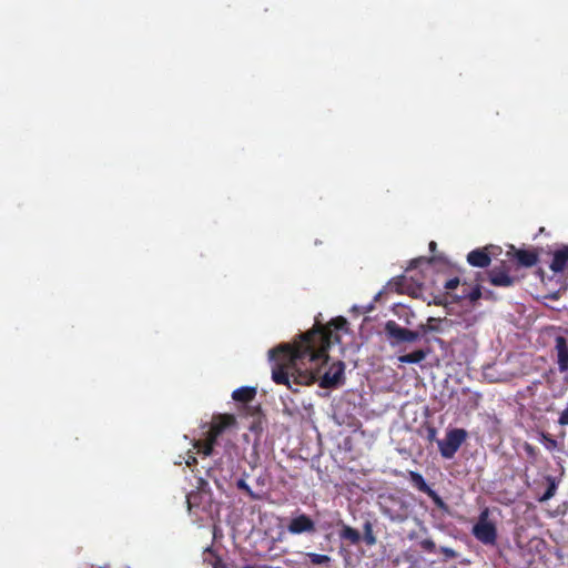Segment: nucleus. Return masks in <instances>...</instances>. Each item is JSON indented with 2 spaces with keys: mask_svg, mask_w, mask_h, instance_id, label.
<instances>
[{
  "mask_svg": "<svg viewBox=\"0 0 568 568\" xmlns=\"http://www.w3.org/2000/svg\"><path fill=\"white\" fill-rule=\"evenodd\" d=\"M347 321L338 316L328 325H317L301 335L294 344H281L268 351L272 363V378L276 384L295 386L310 385L316 381L320 368L327 362V351L332 343V327L344 329Z\"/></svg>",
  "mask_w": 568,
  "mask_h": 568,
  "instance_id": "obj_1",
  "label": "nucleus"
},
{
  "mask_svg": "<svg viewBox=\"0 0 568 568\" xmlns=\"http://www.w3.org/2000/svg\"><path fill=\"white\" fill-rule=\"evenodd\" d=\"M236 424V418L233 415H220L213 419L210 429L206 433L205 443L196 442L194 446L204 456H210L213 452V445L216 438L227 428Z\"/></svg>",
  "mask_w": 568,
  "mask_h": 568,
  "instance_id": "obj_2",
  "label": "nucleus"
},
{
  "mask_svg": "<svg viewBox=\"0 0 568 568\" xmlns=\"http://www.w3.org/2000/svg\"><path fill=\"white\" fill-rule=\"evenodd\" d=\"M455 327V321L450 318H436L429 317L425 323L419 324V331L422 332L423 337L426 341H430L434 338L435 341H439L436 338V335H449Z\"/></svg>",
  "mask_w": 568,
  "mask_h": 568,
  "instance_id": "obj_3",
  "label": "nucleus"
},
{
  "mask_svg": "<svg viewBox=\"0 0 568 568\" xmlns=\"http://www.w3.org/2000/svg\"><path fill=\"white\" fill-rule=\"evenodd\" d=\"M467 438V432L463 428H453L446 433V436L437 442L439 452L444 458H453L462 444Z\"/></svg>",
  "mask_w": 568,
  "mask_h": 568,
  "instance_id": "obj_4",
  "label": "nucleus"
},
{
  "mask_svg": "<svg viewBox=\"0 0 568 568\" xmlns=\"http://www.w3.org/2000/svg\"><path fill=\"white\" fill-rule=\"evenodd\" d=\"M385 333L389 338V343L392 346H396L402 343H414L423 337L419 327L417 328V331H410L405 327H402L394 321H388L385 324Z\"/></svg>",
  "mask_w": 568,
  "mask_h": 568,
  "instance_id": "obj_5",
  "label": "nucleus"
},
{
  "mask_svg": "<svg viewBox=\"0 0 568 568\" xmlns=\"http://www.w3.org/2000/svg\"><path fill=\"white\" fill-rule=\"evenodd\" d=\"M474 536L484 544H494L496 540L495 525L488 520V510H484L477 524L473 527Z\"/></svg>",
  "mask_w": 568,
  "mask_h": 568,
  "instance_id": "obj_6",
  "label": "nucleus"
},
{
  "mask_svg": "<svg viewBox=\"0 0 568 568\" xmlns=\"http://www.w3.org/2000/svg\"><path fill=\"white\" fill-rule=\"evenodd\" d=\"M345 365L342 362L334 363L323 375L320 385L325 388L335 387L343 381Z\"/></svg>",
  "mask_w": 568,
  "mask_h": 568,
  "instance_id": "obj_7",
  "label": "nucleus"
},
{
  "mask_svg": "<svg viewBox=\"0 0 568 568\" xmlns=\"http://www.w3.org/2000/svg\"><path fill=\"white\" fill-rule=\"evenodd\" d=\"M288 532L300 535L304 532H314L315 523L305 514H301L291 519L287 526Z\"/></svg>",
  "mask_w": 568,
  "mask_h": 568,
  "instance_id": "obj_8",
  "label": "nucleus"
},
{
  "mask_svg": "<svg viewBox=\"0 0 568 568\" xmlns=\"http://www.w3.org/2000/svg\"><path fill=\"white\" fill-rule=\"evenodd\" d=\"M487 248H477L468 253L467 262L475 267H486L490 264V256Z\"/></svg>",
  "mask_w": 568,
  "mask_h": 568,
  "instance_id": "obj_9",
  "label": "nucleus"
},
{
  "mask_svg": "<svg viewBox=\"0 0 568 568\" xmlns=\"http://www.w3.org/2000/svg\"><path fill=\"white\" fill-rule=\"evenodd\" d=\"M556 351L558 358V367L561 372L568 369V346L566 339L562 336L556 338Z\"/></svg>",
  "mask_w": 568,
  "mask_h": 568,
  "instance_id": "obj_10",
  "label": "nucleus"
},
{
  "mask_svg": "<svg viewBox=\"0 0 568 568\" xmlns=\"http://www.w3.org/2000/svg\"><path fill=\"white\" fill-rule=\"evenodd\" d=\"M568 262V246H564L554 253L550 270L555 273L562 272Z\"/></svg>",
  "mask_w": 568,
  "mask_h": 568,
  "instance_id": "obj_11",
  "label": "nucleus"
},
{
  "mask_svg": "<svg viewBox=\"0 0 568 568\" xmlns=\"http://www.w3.org/2000/svg\"><path fill=\"white\" fill-rule=\"evenodd\" d=\"M257 389L253 386H242L233 390L232 398L235 402L248 403L256 396Z\"/></svg>",
  "mask_w": 568,
  "mask_h": 568,
  "instance_id": "obj_12",
  "label": "nucleus"
},
{
  "mask_svg": "<svg viewBox=\"0 0 568 568\" xmlns=\"http://www.w3.org/2000/svg\"><path fill=\"white\" fill-rule=\"evenodd\" d=\"M479 321V315L474 312H465L463 313L458 321L455 322V325H458L465 329H469L475 326Z\"/></svg>",
  "mask_w": 568,
  "mask_h": 568,
  "instance_id": "obj_13",
  "label": "nucleus"
},
{
  "mask_svg": "<svg viewBox=\"0 0 568 568\" xmlns=\"http://www.w3.org/2000/svg\"><path fill=\"white\" fill-rule=\"evenodd\" d=\"M427 356V353L423 349L414 351L409 354L400 355L398 362L403 364H418L423 362Z\"/></svg>",
  "mask_w": 568,
  "mask_h": 568,
  "instance_id": "obj_14",
  "label": "nucleus"
},
{
  "mask_svg": "<svg viewBox=\"0 0 568 568\" xmlns=\"http://www.w3.org/2000/svg\"><path fill=\"white\" fill-rule=\"evenodd\" d=\"M490 282L496 286H510L513 278L503 271L494 270L490 272Z\"/></svg>",
  "mask_w": 568,
  "mask_h": 568,
  "instance_id": "obj_15",
  "label": "nucleus"
},
{
  "mask_svg": "<svg viewBox=\"0 0 568 568\" xmlns=\"http://www.w3.org/2000/svg\"><path fill=\"white\" fill-rule=\"evenodd\" d=\"M518 262L524 266H532L537 263V255L530 251L519 250L516 252Z\"/></svg>",
  "mask_w": 568,
  "mask_h": 568,
  "instance_id": "obj_16",
  "label": "nucleus"
},
{
  "mask_svg": "<svg viewBox=\"0 0 568 568\" xmlns=\"http://www.w3.org/2000/svg\"><path fill=\"white\" fill-rule=\"evenodd\" d=\"M409 477H410V480L412 483L420 490V491H424V493H427L428 495H433L434 491L430 489V487L426 484L424 477L419 474V473H416V471H410L409 473Z\"/></svg>",
  "mask_w": 568,
  "mask_h": 568,
  "instance_id": "obj_17",
  "label": "nucleus"
},
{
  "mask_svg": "<svg viewBox=\"0 0 568 568\" xmlns=\"http://www.w3.org/2000/svg\"><path fill=\"white\" fill-rule=\"evenodd\" d=\"M339 536L343 539L349 540L352 544H357L361 540L359 532L347 525H343Z\"/></svg>",
  "mask_w": 568,
  "mask_h": 568,
  "instance_id": "obj_18",
  "label": "nucleus"
},
{
  "mask_svg": "<svg viewBox=\"0 0 568 568\" xmlns=\"http://www.w3.org/2000/svg\"><path fill=\"white\" fill-rule=\"evenodd\" d=\"M307 557L311 559L314 565H324L331 561V558L327 555H321L315 552H308Z\"/></svg>",
  "mask_w": 568,
  "mask_h": 568,
  "instance_id": "obj_19",
  "label": "nucleus"
},
{
  "mask_svg": "<svg viewBox=\"0 0 568 568\" xmlns=\"http://www.w3.org/2000/svg\"><path fill=\"white\" fill-rule=\"evenodd\" d=\"M364 530H365V541L367 542V545L369 546H373L376 544V538L373 534V529H372V525L371 523H365L364 525Z\"/></svg>",
  "mask_w": 568,
  "mask_h": 568,
  "instance_id": "obj_20",
  "label": "nucleus"
},
{
  "mask_svg": "<svg viewBox=\"0 0 568 568\" xmlns=\"http://www.w3.org/2000/svg\"><path fill=\"white\" fill-rule=\"evenodd\" d=\"M555 493H556V485L554 483H551L549 485L548 489L546 490V493L541 496L540 501L549 500L551 497H554Z\"/></svg>",
  "mask_w": 568,
  "mask_h": 568,
  "instance_id": "obj_21",
  "label": "nucleus"
},
{
  "mask_svg": "<svg viewBox=\"0 0 568 568\" xmlns=\"http://www.w3.org/2000/svg\"><path fill=\"white\" fill-rule=\"evenodd\" d=\"M384 515L387 516L393 521L402 523L405 520V516L400 514H393L388 509L383 510Z\"/></svg>",
  "mask_w": 568,
  "mask_h": 568,
  "instance_id": "obj_22",
  "label": "nucleus"
},
{
  "mask_svg": "<svg viewBox=\"0 0 568 568\" xmlns=\"http://www.w3.org/2000/svg\"><path fill=\"white\" fill-rule=\"evenodd\" d=\"M237 488L245 490L250 496L255 497L252 489L250 488L248 484L244 478H241L236 483Z\"/></svg>",
  "mask_w": 568,
  "mask_h": 568,
  "instance_id": "obj_23",
  "label": "nucleus"
},
{
  "mask_svg": "<svg viewBox=\"0 0 568 568\" xmlns=\"http://www.w3.org/2000/svg\"><path fill=\"white\" fill-rule=\"evenodd\" d=\"M458 285H459V278L454 277V278H450V280H448L446 282L445 288L448 290V291H452V290L457 288Z\"/></svg>",
  "mask_w": 568,
  "mask_h": 568,
  "instance_id": "obj_24",
  "label": "nucleus"
},
{
  "mask_svg": "<svg viewBox=\"0 0 568 568\" xmlns=\"http://www.w3.org/2000/svg\"><path fill=\"white\" fill-rule=\"evenodd\" d=\"M468 298L471 301V302H475L477 301L478 298H480L481 296V292L478 287L471 290V292L467 295Z\"/></svg>",
  "mask_w": 568,
  "mask_h": 568,
  "instance_id": "obj_25",
  "label": "nucleus"
},
{
  "mask_svg": "<svg viewBox=\"0 0 568 568\" xmlns=\"http://www.w3.org/2000/svg\"><path fill=\"white\" fill-rule=\"evenodd\" d=\"M422 547L425 549V550H428V551H432L434 548H435V544L433 540L430 539H425L420 542Z\"/></svg>",
  "mask_w": 568,
  "mask_h": 568,
  "instance_id": "obj_26",
  "label": "nucleus"
},
{
  "mask_svg": "<svg viewBox=\"0 0 568 568\" xmlns=\"http://www.w3.org/2000/svg\"><path fill=\"white\" fill-rule=\"evenodd\" d=\"M250 429L254 433H261L262 432V425H261V420H255L251 426H250Z\"/></svg>",
  "mask_w": 568,
  "mask_h": 568,
  "instance_id": "obj_27",
  "label": "nucleus"
},
{
  "mask_svg": "<svg viewBox=\"0 0 568 568\" xmlns=\"http://www.w3.org/2000/svg\"><path fill=\"white\" fill-rule=\"evenodd\" d=\"M443 552L448 555V556H454L455 555L454 550L450 549V548H443Z\"/></svg>",
  "mask_w": 568,
  "mask_h": 568,
  "instance_id": "obj_28",
  "label": "nucleus"
},
{
  "mask_svg": "<svg viewBox=\"0 0 568 568\" xmlns=\"http://www.w3.org/2000/svg\"><path fill=\"white\" fill-rule=\"evenodd\" d=\"M195 462H196L195 457L190 456V457L187 458V460H186V465H187V466H191V465H192L193 463H195Z\"/></svg>",
  "mask_w": 568,
  "mask_h": 568,
  "instance_id": "obj_29",
  "label": "nucleus"
},
{
  "mask_svg": "<svg viewBox=\"0 0 568 568\" xmlns=\"http://www.w3.org/2000/svg\"><path fill=\"white\" fill-rule=\"evenodd\" d=\"M429 246H430L432 250H434L435 246H436V243L435 242H430Z\"/></svg>",
  "mask_w": 568,
  "mask_h": 568,
  "instance_id": "obj_30",
  "label": "nucleus"
},
{
  "mask_svg": "<svg viewBox=\"0 0 568 568\" xmlns=\"http://www.w3.org/2000/svg\"><path fill=\"white\" fill-rule=\"evenodd\" d=\"M243 568H256L254 566H244Z\"/></svg>",
  "mask_w": 568,
  "mask_h": 568,
  "instance_id": "obj_31",
  "label": "nucleus"
}]
</instances>
